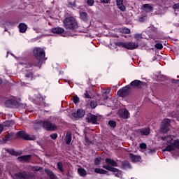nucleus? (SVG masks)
Instances as JSON below:
<instances>
[{
    "label": "nucleus",
    "mask_w": 179,
    "mask_h": 179,
    "mask_svg": "<svg viewBox=\"0 0 179 179\" xmlns=\"http://www.w3.org/2000/svg\"><path fill=\"white\" fill-rule=\"evenodd\" d=\"M111 92V89L108 88L106 91L103 92V94H108Z\"/></svg>",
    "instance_id": "49"
},
{
    "label": "nucleus",
    "mask_w": 179,
    "mask_h": 179,
    "mask_svg": "<svg viewBox=\"0 0 179 179\" xmlns=\"http://www.w3.org/2000/svg\"><path fill=\"white\" fill-rule=\"evenodd\" d=\"M142 83H143L141 82L140 80H136L132 81L130 83V85H131L132 87H141V85H142Z\"/></svg>",
    "instance_id": "20"
},
{
    "label": "nucleus",
    "mask_w": 179,
    "mask_h": 179,
    "mask_svg": "<svg viewBox=\"0 0 179 179\" xmlns=\"http://www.w3.org/2000/svg\"><path fill=\"white\" fill-rule=\"evenodd\" d=\"M17 138H22L26 141H34L36 137L34 136H30L26 133L25 131H20L16 133Z\"/></svg>",
    "instance_id": "6"
},
{
    "label": "nucleus",
    "mask_w": 179,
    "mask_h": 179,
    "mask_svg": "<svg viewBox=\"0 0 179 179\" xmlns=\"http://www.w3.org/2000/svg\"><path fill=\"white\" fill-rule=\"evenodd\" d=\"M94 173H96V174H107L108 171L103 169L96 168L94 169Z\"/></svg>",
    "instance_id": "22"
},
{
    "label": "nucleus",
    "mask_w": 179,
    "mask_h": 179,
    "mask_svg": "<svg viewBox=\"0 0 179 179\" xmlns=\"http://www.w3.org/2000/svg\"><path fill=\"white\" fill-rule=\"evenodd\" d=\"M84 97H85V99H92V96H90V94L87 92V91L84 94Z\"/></svg>",
    "instance_id": "42"
},
{
    "label": "nucleus",
    "mask_w": 179,
    "mask_h": 179,
    "mask_svg": "<svg viewBox=\"0 0 179 179\" xmlns=\"http://www.w3.org/2000/svg\"><path fill=\"white\" fill-rule=\"evenodd\" d=\"M32 171H40L41 170H43L42 167L38 166H32Z\"/></svg>",
    "instance_id": "38"
},
{
    "label": "nucleus",
    "mask_w": 179,
    "mask_h": 179,
    "mask_svg": "<svg viewBox=\"0 0 179 179\" xmlns=\"http://www.w3.org/2000/svg\"><path fill=\"white\" fill-rule=\"evenodd\" d=\"M52 33H54V34H62V33H64V31H65V29H64V28L62 27H55V28H52L51 29Z\"/></svg>",
    "instance_id": "15"
},
{
    "label": "nucleus",
    "mask_w": 179,
    "mask_h": 179,
    "mask_svg": "<svg viewBox=\"0 0 179 179\" xmlns=\"http://www.w3.org/2000/svg\"><path fill=\"white\" fill-rule=\"evenodd\" d=\"M143 9L145 12H152L153 10V7L150 4H144Z\"/></svg>",
    "instance_id": "27"
},
{
    "label": "nucleus",
    "mask_w": 179,
    "mask_h": 179,
    "mask_svg": "<svg viewBox=\"0 0 179 179\" xmlns=\"http://www.w3.org/2000/svg\"><path fill=\"white\" fill-rule=\"evenodd\" d=\"M171 82L172 83H175L176 85H178V83H179V80L171 79Z\"/></svg>",
    "instance_id": "47"
},
{
    "label": "nucleus",
    "mask_w": 179,
    "mask_h": 179,
    "mask_svg": "<svg viewBox=\"0 0 179 179\" xmlns=\"http://www.w3.org/2000/svg\"><path fill=\"white\" fill-rule=\"evenodd\" d=\"M7 152L10 155H13V156H17V155H19V153L16 152L13 149H8Z\"/></svg>",
    "instance_id": "34"
},
{
    "label": "nucleus",
    "mask_w": 179,
    "mask_h": 179,
    "mask_svg": "<svg viewBox=\"0 0 179 179\" xmlns=\"http://www.w3.org/2000/svg\"><path fill=\"white\" fill-rule=\"evenodd\" d=\"M73 117L75 118H82L85 115V111L82 109H79L76 113H72Z\"/></svg>",
    "instance_id": "13"
},
{
    "label": "nucleus",
    "mask_w": 179,
    "mask_h": 179,
    "mask_svg": "<svg viewBox=\"0 0 179 179\" xmlns=\"http://www.w3.org/2000/svg\"><path fill=\"white\" fill-rule=\"evenodd\" d=\"M120 31L124 34H129L131 33V30L128 28H122Z\"/></svg>",
    "instance_id": "36"
},
{
    "label": "nucleus",
    "mask_w": 179,
    "mask_h": 179,
    "mask_svg": "<svg viewBox=\"0 0 179 179\" xmlns=\"http://www.w3.org/2000/svg\"><path fill=\"white\" fill-rule=\"evenodd\" d=\"M155 47L158 49V50H162V48H163V45L162 43H156L155 44Z\"/></svg>",
    "instance_id": "43"
},
{
    "label": "nucleus",
    "mask_w": 179,
    "mask_h": 179,
    "mask_svg": "<svg viewBox=\"0 0 179 179\" xmlns=\"http://www.w3.org/2000/svg\"><path fill=\"white\" fill-rule=\"evenodd\" d=\"M34 55L36 59L39 61V62L45 61V52L44 51V49L41 48H35L34 49Z\"/></svg>",
    "instance_id": "3"
},
{
    "label": "nucleus",
    "mask_w": 179,
    "mask_h": 179,
    "mask_svg": "<svg viewBox=\"0 0 179 179\" xmlns=\"http://www.w3.org/2000/svg\"><path fill=\"white\" fill-rule=\"evenodd\" d=\"M30 159H31V155H24V156H20L17 157L18 162H29Z\"/></svg>",
    "instance_id": "17"
},
{
    "label": "nucleus",
    "mask_w": 179,
    "mask_h": 179,
    "mask_svg": "<svg viewBox=\"0 0 179 179\" xmlns=\"http://www.w3.org/2000/svg\"><path fill=\"white\" fill-rule=\"evenodd\" d=\"M40 125H42L45 129L48 131H54L57 129V125L55 124L51 123L49 120H46L45 121H40L38 122Z\"/></svg>",
    "instance_id": "5"
},
{
    "label": "nucleus",
    "mask_w": 179,
    "mask_h": 179,
    "mask_svg": "<svg viewBox=\"0 0 179 179\" xmlns=\"http://www.w3.org/2000/svg\"><path fill=\"white\" fill-rule=\"evenodd\" d=\"M85 142H86L87 143H88V144H89V143H91V142H90V141H89V138H87V136H85Z\"/></svg>",
    "instance_id": "51"
},
{
    "label": "nucleus",
    "mask_w": 179,
    "mask_h": 179,
    "mask_svg": "<svg viewBox=\"0 0 179 179\" xmlns=\"http://www.w3.org/2000/svg\"><path fill=\"white\" fill-rule=\"evenodd\" d=\"M124 0H116L117 6L122 12H125V6H124Z\"/></svg>",
    "instance_id": "18"
},
{
    "label": "nucleus",
    "mask_w": 179,
    "mask_h": 179,
    "mask_svg": "<svg viewBox=\"0 0 179 179\" xmlns=\"http://www.w3.org/2000/svg\"><path fill=\"white\" fill-rule=\"evenodd\" d=\"M129 157L133 163H138V162H141V158L139 156L134 154H129Z\"/></svg>",
    "instance_id": "19"
},
{
    "label": "nucleus",
    "mask_w": 179,
    "mask_h": 179,
    "mask_svg": "<svg viewBox=\"0 0 179 179\" xmlns=\"http://www.w3.org/2000/svg\"><path fill=\"white\" fill-rule=\"evenodd\" d=\"M173 9L175 10H179V3H176V4H174L173 6Z\"/></svg>",
    "instance_id": "46"
},
{
    "label": "nucleus",
    "mask_w": 179,
    "mask_h": 179,
    "mask_svg": "<svg viewBox=\"0 0 179 179\" xmlns=\"http://www.w3.org/2000/svg\"><path fill=\"white\" fill-rule=\"evenodd\" d=\"M130 89L131 87H129V85H127L124 87L120 89L117 92L118 96H120V97H125V96H127L128 93H129Z\"/></svg>",
    "instance_id": "11"
},
{
    "label": "nucleus",
    "mask_w": 179,
    "mask_h": 179,
    "mask_svg": "<svg viewBox=\"0 0 179 179\" xmlns=\"http://www.w3.org/2000/svg\"><path fill=\"white\" fill-rule=\"evenodd\" d=\"M105 162L107 165H103V166H108L109 167L110 166H112L113 167H117V166H118L117 164V162H115L114 159H111L110 158L106 159Z\"/></svg>",
    "instance_id": "14"
},
{
    "label": "nucleus",
    "mask_w": 179,
    "mask_h": 179,
    "mask_svg": "<svg viewBox=\"0 0 179 179\" xmlns=\"http://www.w3.org/2000/svg\"><path fill=\"white\" fill-rule=\"evenodd\" d=\"M139 147L141 149H146L147 145L145 143H142L140 144Z\"/></svg>",
    "instance_id": "44"
},
{
    "label": "nucleus",
    "mask_w": 179,
    "mask_h": 179,
    "mask_svg": "<svg viewBox=\"0 0 179 179\" xmlns=\"http://www.w3.org/2000/svg\"><path fill=\"white\" fill-rule=\"evenodd\" d=\"M102 3H108L110 0H100Z\"/></svg>",
    "instance_id": "50"
},
{
    "label": "nucleus",
    "mask_w": 179,
    "mask_h": 179,
    "mask_svg": "<svg viewBox=\"0 0 179 179\" xmlns=\"http://www.w3.org/2000/svg\"><path fill=\"white\" fill-rule=\"evenodd\" d=\"M32 66L31 64H25V68H31Z\"/></svg>",
    "instance_id": "52"
},
{
    "label": "nucleus",
    "mask_w": 179,
    "mask_h": 179,
    "mask_svg": "<svg viewBox=\"0 0 179 179\" xmlns=\"http://www.w3.org/2000/svg\"><path fill=\"white\" fill-rule=\"evenodd\" d=\"M15 177L18 179H29L33 178L34 176L29 172H22L15 173Z\"/></svg>",
    "instance_id": "8"
},
{
    "label": "nucleus",
    "mask_w": 179,
    "mask_h": 179,
    "mask_svg": "<svg viewBox=\"0 0 179 179\" xmlns=\"http://www.w3.org/2000/svg\"><path fill=\"white\" fill-rule=\"evenodd\" d=\"M45 171L46 174H48V177H50V178L57 179V178L55 177V175L51 170L45 169Z\"/></svg>",
    "instance_id": "23"
},
{
    "label": "nucleus",
    "mask_w": 179,
    "mask_h": 179,
    "mask_svg": "<svg viewBox=\"0 0 179 179\" xmlns=\"http://www.w3.org/2000/svg\"><path fill=\"white\" fill-rule=\"evenodd\" d=\"M131 179H134V178H131Z\"/></svg>",
    "instance_id": "57"
},
{
    "label": "nucleus",
    "mask_w": 179,
    "mask_h": 179,
    "mask_svg": "<svg viewBox=\"0 0 179 179\" xmlns=\"http://www.w3.org/2000/svg\"><path fill=\"white\" fill-rule=\"evenodd\" d=\"M170 122L171 121L169 119H165L163 120L161 126L162 132H169V131L170 130V129L169 128V127H170Z\"/></svg>",
    "instance_id": "10"
},
{
    "label": "nucleus",
    "mask_w": 179,
    "mask_h": 179,
    "mask_svg": "<svg viewBox=\"0 0 179 179\" xmlns=\"http://www.w3.org/2000/svg\"><path fill=\"white\" fill-rule=\"evenodd\" d=\"M73 101L75 104H78V103H79V97L78 96H73Z\"/></svg>",
    "instance_id": "41"
},
{
    "label": "nucleus",
    "mask_w": 179,
    "mask_h": 179,
    "mask_svg": "<svg viewBox=\"0 0 179 179\" xmlns=\"http://www.w3.org/2000/svg\"><path fill=\"white\" fill-rule=\"evenodd\" d=\"M122 169H124V170H127L128 169H131V164H129V162L128 161H125L122 163Z\"/></svg>",
    "instance_id": "30"
},
{
    "label": "nucleus",
    "mask_w": 179,
    "mask_h": 179,
    "mask_svg": "<svg viewBox=\"0 0 179 179\" xmlns=\"http://www.w3.org/2000/svg\"><path fill=\"white\" fill-rule=\"evenodd\" d=\"M50 138L52 139H57V138H58V134H50Z\"/></svg>",
    "instance_id": "45"
},
{
    "label": "nucleus",
    "mask_w": 179,
    "mask_h": 179,
    "mask_svg": "<svg viewBox=\"0 0 179 179\" xmlns=\"http://www.w3.org/2000/svg\"><path fill=\"white\" fill-rule=\"evenodd\" d=\"M25 79H26V80H33V72L28 71L25 74Z\"/></svg>",
    "instance_id": "28"
},
{
    "label": "nucleus",
    "mask_w": 179,
    "mask_h": 179,
    "mask_svg": "<svg viewBox=\"0 0 179 179\" xmlns=\"http://www.w3.org/2000/svg\"><path fill=\"white\" fill-rule=\"evenodd\" d=\"M34 99L35 100V101H38V103H40V101L43 100V98L41 97V94H36V95H34Z\"/></svg>",
    "instance_id": "33"
},
{
    "label": "nucleus",
    "mask_w": 179,
    "mask_h": 179,
    "mask_svg": "<svg viewBox=\"0 0 179 179\" xmlns=\"http://www.w3.org/2000/svg\"><path fill=\"white\" fill-rule=\"evenodd\" d=\"M18 29L20 33H24L25 31H27V24L24 23H20L18 25Z\"/></svg>",
    "instance_id": "16"
},
{
    "label": "nucleus",
    "mask_w": 179,
    "mask_h": 179,
    "mask_svg": "<svg viewBox=\"0 0 179 179\" xmlns=\"http://www.w3.org/2000/svg\"><path fill=\"white\" fill-rule=\"evenodd\" d=\"M141 135H144V136H148L149 135V134H150V128H145V129H142L140 131Z\"/></svg>",
    "instance_id": "26"
},
{
    "label": "nucleus",
    "mask_w": 179,
    "mask_h": 179,
    "mask_svg": "<svg viewBox=\"0 0 179 179\" xmlns=\"http://www.w3.org/2000/svg\"><path fill=\"white\" fill-rule=\"evenodd\" d=\"M101 119V116L94 115L92 114L87 115V122H90L91 124H97V121H100Z\"/></svg>",
    "instance_id": "9"
},
{
    "label": "nucleus",
    "mask_w": 179,
    "mask_h": 179,
    "mask_svg": "<svg viewBox=\"0 0 179 179\" xmlns=\"http://www.w3.org/2000/svg\"><path fill=\"white\" fill-rule=\"evenodd\" d=\"M0 85H2V78H0Z\"/></svg>",
    "instance_id": "54"
},
{
    "label": "nucleus",
    "mask_w": 179,
    "mask_h": 179,
    "mask_svg": "<svg viewBox=\"0 0 179 179\" xmlns=\"http://www.w3.org/2000/svg\"><path fill=\"white\" fill-rule=\"evenodd\" d=\"M5 31H8V29H5Z\"/></svg>",
    "instance_id": "55"
},
{
    "label": "nucleus",
    "mask_w": 179,
    "mask_h": 179,
    "mask_svg": "<svg viewBox=\"0 0 179 179\" xmlns=\"http://www.w3.org/2000/svg\"><path fill=\"white\" fill-rule=\"evenodd\" d=\"M162 139L165 145H168L165 149L162 150V152H173L176 149H179V140H176L173 143V141H174L173 136L162 137Z\"/></svg>",
    "instance_id": "1"
},
{
    "label": "nucleus",
    "mask_w": 179,
    "mask_h": 179,
    "mask_svg": "<svg viewBox=\"0 0 179 179\" xmlns=\"http://www.w3.org/2000/svg\"><path fill=\"white\" fill-rule=\"evenodd\" d=\"M9 54V52H7V55Z\"/></svg>",
    "instance_id": "56"
},
{
    "label": "nucleus",
    "mask_w": 179,
    "mask_h": 179,
    "mask_svg": "<svg viewBox=\"0 0 179 179\" xmlns=\"http://www.w3.org/2000/svg\"><path fill=\"white\" fill-rule=\"evenodd\" d=\"M80 17L83 20H84V22H86V20H87L88 17H87V14L85 12L80 13Z\"/></svg>",
    "instance_id": "31"
},
{
    "label": "nucleus",
    "mask_w": 179,
    "mask_h": 179,
    "mask_svg": "<svg viewBox=\"0 0 179 179\" xmlns=\"http://www.w3.org/2000/svg\"><path fill=\"white\" fill-rule=\"evenodd\" d=\"M94 164L97 166L99 164H100V159H99V158H96L94 160Z\"/></svg>",
    "instance_id": "48"
},
{
    "label": "nucleus",
    "mask_w": 179,
    "mask_h": 179,
    "mask_svg": "<svg viewBox=\"0 0 179 179\" xmlns=\"http://www.w3.org/2000/svg\"><path fill=\"white\" fill-rule=\"evenodd\" d=\"M13 136H15V133L8 134L7 135H6L3 139L4 142H8V141H10L12 138H13Z\"/></svg>",
    "instance_id": "25"
},
{
    "label": "nucleus",
    "mask_w": 179,
    "mask_h": 179,
    "mask_svg": "<svg viewBox=\"0 0 179 179\" xmlns=\"http://www.w3.org/2000/svg\"><path fill=\"white\" fill-rule=\"evenodd\" d=\"M119 115L121 118L128 119L129 118V112L127 109H121L118 111Z\"/></svg>",
    "instance_id": "12"
},
{
    "label": "nucleus",
    "mask_w": 179,
    "mask_h": 179,
    "mask_svg": "<svg viewBox=\"0 0 179 179\" xmlns=\"http://www.w3.org/2000/svg\"><path fill=\"white\" fill-rule=\"evenodd\" d=\"M87 3L89 6H93L94 5V0H87Z\"/></svg>",
    "instance_id": "40"
},
{
    "label": "nucleus",
    "mask_w": 179,
    "mask_h": 179,
    "mask_svg": "<svg viewBox=\"0 0 179 179\" xmlns=\"http://www.w3.org/2000/svg\"><path fill=\"white\" fill-rule=\"evenodd\" d=\"M63 26L66 30H75L79 27L78 21L73 17H67L63 20Z\"/></svg>",
    "instance_id": "2"
},
{
    "label": "nucleus",
    "mask_w": 179,
    "mask_h": 179,
    "mask_svg": "<svg viewBox=\"0 0 179 179\" xmlns=\"http://www.w3.org/2000/svg\"><path fill=\"white\" fill-rule=\"evenodd\" d=\"M102 167L103 169H105L108 171H112L113 173H115V177H117L118 178H122V172L120 171L118 169L109 166H102Z\"/></svg>",
    "instance_id": "7"
},
{
    "label": "nucleus",
    "mask_w": 179,
    "mask_h": 179,
    "mask_svg": "<svg viewBox=\"0 0 179 179\" xmlns=\"http://www.w3.org/2000/svg\"><path fill=\"white\" fill-rule=\"evenodd\" d=\"M134 38L137 41H139L143 38V36H142V34H134Z\"/></svg>",
    "instance_id": "35"
},
{
    "label": "nucleus",
    "mask_w": 179,
    "mask_h": 179,
    "mask_svg": "<svg viewBox=\"0 0 179 179\" xmlns=\"http://www.w3.org/2000/svg\"><path fill=\"white\" fill-rule=\"evenodd\" d=\"M90 106L92 108H96V107H97V103L94 101H92L90 103Z\"/></svg>",
    "instance_id": "39"
},
{
    "label": "nucleus",
    "mask_w": 179,
    "mask_h": 179,
    "mask_svg": "<svg viewBox=\"0 0 179 179\" xmlns=\"http://www.w3.org/2000/svg\"><path fill=\"white\" fill-rule=\"evenodd\" d=\"M108 125L111 127V128H115L117 127V123L114 120H110L108 122Z\"/></svg>",
    "instance_id": "37"
},
{
    "label": "nucleus",
    "mask_w": 179,
    "mask_h": 179,
    "mask_svg": "<svg viewBox=\"0 0 179 179\" xmlns=\"http://www.w3.org/2000/svg\"><path fill=\"white\" fill-rule=\"evenodd\" d=\"M78 171L80 177H86L87 174V173L86 172V170H85L83 168H79L78 169Z\"/></svg>",
    "instance_id": "24"
},
{
    "label": "nucleus",
    "mask_w": 179,
    "mask_h": 179,
    "mask_svg": "<svg viewBox=\"0 0 179 179\" xmlns=\"http://www.w3.org/2000/svg\"><path fill=\"white\" fill-rule=\"evenodd\" d=\"M103 100H107V96L103 94Z\"/></svg>",
    "instance_id": "53"
},
{
    "label": "nucleus",
    "mask_w": 179,
    "mask_h": 179,
    "mask_svg": "<svg viewBox=\"0 0 179 179\" xmlns=\"http://www.w3.org/2000/svg\"><path fill=\"white\" fill-rule=\"evenodd\" d=\"M117 45H119V47H122L123 48H126L127 50H136V48L139 47V44H138V43L131 42V41L119 42L117 43Z\"/></svg>",
    "instance_id": "4"
},
{
    "label": "nucleus",
    "mask_w": 179,
    "mask_h": 179,
    "mask_svg": "<svg viewBox=\"0 0 179 179\" xmlns=\"http://www.w3.org/2000/svg\"><path fill=\"white\" fill-rule=\"evenodd\" d=\"M57 166L61 173H64V164H62V162H58Z\"/></svg>",
    "instance_id": "32"
},
{
    "label": "nucleus",
    "mask_w": 179,
    "mask_h": 179,
    "mask_svg": "<svg viewBox=\"0 0 179 179\" xmlns=\"http://www.w3.org/2000/svg\"><path fill=\"white\" fill-rule=\"evenodd\" d=\"M65 141L67 145H69V143H71V142L72 141V136H71V133L66 134Z\"/></svg>",
    "instance_id": "29"
},
{
    "label": "nucleus",
    "mask_w": 179,
    "mask_h": 179,
    "mask_svg": "<svg viewBox=\"0 0 179 179\" xmlns=\"http://www.w3.org/2000/svg\"><path fill=\"white\" fill-rule=\"evenodd\" d=\"M16 104V101L15 99H9L6 101V107H13Z\"/></svg>",
    "instance_id": "21"
}]
</instances>
